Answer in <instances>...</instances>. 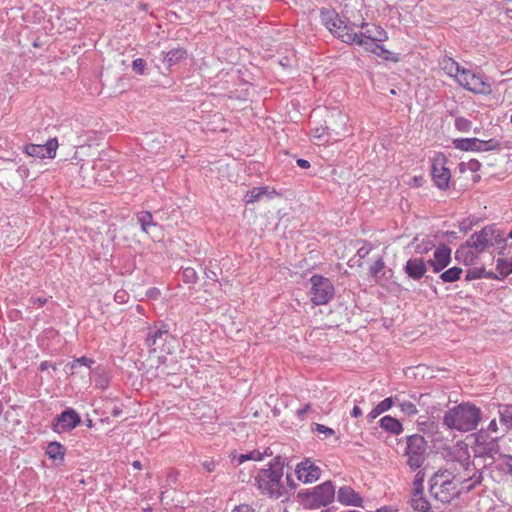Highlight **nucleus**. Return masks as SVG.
<instances>
[{
    "label": "nucleus",
    "instance_id": "obj_56",
    "mask_svg": "<svg viewBox=\"0 0 512 512\" xmlns=\"http://www.w3.org/2000/svg\"><path fill=\"white\" fill-rule=\"evenodd\" d=\"M132 466L133 468L137 469V470H140L142 468V463L138 460H135L133 463H132Z\"/></svg>",
    "mask_w": 512,
    "mask_h": 512
},
{
    "label": "nucleus",
    "instance_id": "obj_4",
    "mask_svg": "<svg viewBox=\"0 0 512 512\" xmlns=\"http://www.w3.org/2000/svg\"><path fill=\"white\" fill-rule=\"evenodd\" d=\"M431 496L441 503H449L460 494L459 483L450 469L441 468L430 478Z\"/></svg>",
    "mask_w": 512,
    "mask_h": 512
},
{
    "label": "nucleus",
    "instance_id": "obj_52",
    "mask_svg": "<svg viewBox=\"0 0 512 512\" xmlns=\"http://www.w3.org/2000/svg\"><path fill=\"white\" fill-rule=\"evenodd\" d=\"M382 412L379 410V408L376 406L369 414V417L371 419H374L378 417Z\"/></svg>",
    "mask_w": 512,
    "mask_h": 512
},
{
    "label": "nucleus",
    "instance_id": "obj_12",
    "mask_svg": "<svg viewBox=\"0 0 512 512\" xmlns=\"http://www.w3.org/2000/svg\"><path fill=\"white\" fill-rule=\"evenodd\" d=\"M334 496V487L330 481H327L314 488L309 498L314 506L320 507L328 505L334 499Z\"/></svg>",
    "mask_w": 512,
    "mask_h": 512
},
{
    "label": "nucleus",
    "instance_id": "obj_37",
    "mask_svg": "<svg viewBox=\"0 0 512 512\" xmlns=\"http://www.w3.org/2000/svg\"><path fill=\"white\" fill-rule=\"evenodd\" d=\"M182 277L185 283H195L197 280V273L195 269L187 267L183 270Z\"/></svg>",
    "mask_w": 512,
    "mask_h": 512
},
{
    "label": "nucleus",
    "instance_id": "obj_44",
    "mask_svg": "<svg viewBox=\"0 0 512 512\" xmlns=\"http://www.w3.org/2000/svg\"><path fill=\"white\" fill-rule=\"evenodd\" d=\"M392 403H393V400L392 398H386L384 399L383 401H381L377 407L379 408V410L383 413L385 411H387L388 409L391 408L392 406Z\"/></svg>",
    "mask_w": 512,
    "mask_h": 512
},
{
    "label": "nucleus",
    "instance_id": "obj_17",
    "mask_svg": "<svg viewBox=\"0 0 512 512\" xmlns=\"http://www.w3.org/2000/svg\"><path fill=\"white\" fill-rule=\"evenodd\" d=\"M451 260V249L442 244L434 251L433 259L429 260V264L433 267V271L438 273L442 271Z\"/></svg>",
    "mask_w": 512,
    "mask_h": 512
},
{
    "label": "nucleus",
    "instance_id": "obj_18",
    "mask_svg": "<svg viewBox=\"0 0 512 512\" xmlns=\"http://www.w3.org/2000/svg\"><path fill=\"white\" fill-rule=\"evenodd\" d=\"M405 272L414 280L422 278L426 272V264L422 258L409 259L405 265Z\"/></svg>",
    "mask_w": 512,
    "mask_h": 512
},
{
    "label": "nucleus",
    "instance_id": "obj_40",
    "mask_svg": "<svg viewBox=\"0 0 512 512\" xmlns=\"http://www.w3.org/2000/svg\"><path fill=\"white\" fill-rule=\"evenodd\" d=\"M201 465L206 472L212 473L215 471L217 463L212 458H206L202 461Z\"/></svg>",
    "mask_w": 512,
    "mask_h": 512
},
{
    "label": "nucleus",
    "instance_id": "obj_31",
    "mask_svg": "<svg viewBox=\"0 0 512 512\" xmlns=\"http://www.w3.org/2000/svg\"><path fill=\"white\" fill-rule=\"evenodd\" d=\"M500 421L505 425L506 429L512 428V405L500 406Z\"/></svg>",
    "mask_w": 512,
    "mask_h": 512
},
{
    "label": "nucleus",
    "instance_id": "obj_9",
    "mask_svg": "<svg viewBox=\"0 0 512 512\" xmlns=\"http://www.w3.org/2000/svg\"><path fill=\"white\" fill-rule=\"evenodd\" d=\"M312 302L315 305H324L334 295V287L331 281L323 276L314 275L310 279Z\"/></svg>",
    "mask_w": 512,
    "mask_h": 512
},
{
    "label": "nucleus",
    "instance_id": "obj_53",
    "mask_svg": "<svg viewBox=\"0 0 512 512\" xmlns=\"http://www.w3.org/2000/svg\"><path fill=\"white\" fill-rule=\"evenodd\" d=\"M361 415H362L361 409L358 406H354V408L352 410V416L357 418V417H359Z\"/></svg>",
    "mask_w": 512,
    "mask_h": 512
},
{
    "label": "nucleus",
    "instance_id": "obj_49",
    "mask_svg": "<svg viewBox=\"0 0 512 512\" xmlns=\"http://www.w3.org/2000/svg\"><path fill=\"white\" fill-rule=\"evenodd\" d=\"M370 250H371V247H370V246H368V247L363 246V247H361V248L358 250V252H357V253H358L359 257L363 258V257H365L367 254H369Z\"/></svg>",
    "mask_w": 512,
    "mask_h": 512
},
{
    "label": "nucleus",
    "instance_id": "obj_48",
    "mask_svg": "<svg viewBox=\"0 0 512 512\" xmlns=\"http://www.w3.org/2000/svg\"><path fill=\"white\" fill-rule=\"evenodd\" d=\"M48 368H52L53 370H56V365L51 363V362H48V361H44L40 364V370L41 371H45L47 370Z\"/></svg>",
    "mask_w": 512,
    "mask_h": 512
},
{
    "label": "nucleus",
    "instance_id": "obj_13",
    "mask_svg": "<svg viewBox=\"0 0 512 512\" xmlns=\"http://www.w3.org/2000/svg\"><path fill=\"white\" fill-rule=\"evenodd\" d=\"M58 148V141L56 138L50 139L45 145L29 144L25 146V152L32 157L38 158H54Z\"/></svg>",
    "mask_w": 512,
    "mask_h": 512
},
{
    "label": "nucleus",
    "instance_id": "obj_34",
    "mask_svg": "<svg viewBox=\"0 0 512 512\" xmlns=\"http://www.w3.org/2000/svg\"><path fill=\"white\" fill-rule=\"evenodd\" d=\"M497 271L505 277L512 273V258L510 259H498L497 260Z\"/></svg>",
    "mask_w": 512,
    "mask_h": 512
},
{
    "label": "nucleus",
    "instance_id": "obj_50",
    "mask_svg": "<svg viewBox=\"0 0 512 512\" xmlns=\"http://www.w3.org/2000/svg\"><path fill=\"white\" fill-rule=\"evenodd\" d=\"M497 423H496V420H492L489 425H488V428H487V431L488 432H491V433H494L497 431Z\"/></svg>",
    "mask_w": 512,
    "mask_h": 512
},
{
    "label": "nucleus",
    "instance_id": "obj_21",
    "mask_svg": "<svg viewBox=\"0 0 512 512\" xmlns=\"http://www.w3.org/2000/svg\"><path fill=\"white\" fill-rule=\"evenodd\" d=\"M339 502L346 505L361 506V497L350 487H342L337 494Z\"/></svg>",
    "mask_w": 512,
    "mask_h": 512
},
{
    "label": "nucleus",
    "instance_id": "obj_3",
    "mask_svg": "<svg viewBox=\"0 0 512 512\" xmlns=\"http://www.w3.org/2000/svg\"><path fill=\"white\" fill-rule=\"evenodd\" d=\"M480 415L479 408L468 403H462L445 412L443 424L452 430L469 432L477 428Z\"/></svg>",
    "mask_w": 512,
    "mask_h": 512
},
{
    "label": "nucleus",
    "instance_id": "obj_47",
    "mask_svg": "<svg viewBox=\"0 0 512 512\" xmlns=\"http://www.w3.org/2000/svg\"><path fill=\"white\" fill-rule=\"evenodd\" d=\"M508 461L505 463L503 470L512 475V456H506Z\"/></svg>",
    "mask_w": 512,
    "mask_h": 512
},
{
    "label": "nucleus",
    "instance_id": "obj_11",
    "mask_svg": "<svg viewBox=\"0 0 512 512\" xmlns=\"http://www.w3.org/2000/svg\"><path fill=\"white\" fill-rule=\"evenodd\" d=\"M455 148L463 151H491L500 147V142L495 139L483 141L477 138L455 139Z\"/></svg>",
    "mask_w": 512,
    "mask_h": 512
},
{
    "label": "nucleus",
    "instance_id": "obj_60",
    "mask_svg": "<svg viewBox=\"0 0 512 512\" xmlns=\"http://www.w3.org/2000/svg\"><path fill=\"white\" fill-rule=\"evenodd\" d=\"M510 239H512V229L510 230V232L508 233L507 235Z\"/></svg>",
    "mask_w": 512,
    "mask_h": 512
},
{
    "label": "nucleus",
    "instance_id": "obj_14",
    "mask_svg": "<svg viewBox=\"0 0 512 512\" xmlns=\"http://www.w3.org/2000/svg\"><path fill=\"white\" fill-rule=\"evenodd\" d=\"M297 478L304 483H312L319 479L320 469L312 461L306 459L296 467Z\"/></svg>",
    "mask_w": 512,
    "mask_h": 512
},
{
    "label": "nucleus",
    "instance_id": "obj_27",
    "mask_svg": "<svg viewBox=\"0 0 512 512\" xmlns=\"http://www.w3.org/2000/svg\"><path fill=\"white\" fill-rule=\"evenodd\" d=\"M441 68L450 76L455 77L458 81V76L460 75L461 71H464L465 69L460 67V65L453 60L452 58L445 57L440 62Z\"/></svg>",
    "mask_w": 512,
    "mask_h": 512
},
{
    "label": "nucleus",
    "instance_id": "obj_57",
    "mask_svg": "<svg viewBox=\"0 0 512 512\" xmlns=\"http://www.w3.org/2000/svg\"><path fill=\"white\" fill-rule=\"evenodd\" d=\"M36 301L38 302L39 305H43L46 303L47 299L46 298H37Z\"/></svg>",
    "mask_w": 512,
    "mask_h": 512
},
{
    "label": "nucleus",
    "instance_id": "obj_58",
    "mask_svg": "<svg viewBox=\"0 0 512 512\" xmlns=\"http://www.w3.org/2000/svg\"><path fill=\"white\" fill-rule=\"evenodd\" d=\"M282 66H288V59L287 58H284L282 60H280L279 62Z\"/></svg>",
    "mask_w": 512,
    "mask_h": 512
},
{
    "label": "nucleus",
    "instance_id": "obj_33",
    "mask_svg": "<svg viewBox=\"0 0 512 512\" xmlns=\"http://www.w3.org/2000/svg\"><path fill=\"white\" fill-rule=\"evenodd\" d=\"M462 273V269L459 267H452L446 271H444L440 278L443 282H454L460 278Z\"/></svg>",
    "mask_w": 512,
    "mask_h": 512
},
{
    "label": "nucleus",
    "instance_id": "obj_43",
    "mask_svg": "<svg viewBox=\"0 0 512 512\" xmlns=\"http://www.w3.org/2000/svg\"><path fill=\"white\" fill-rule=\"evenodd\" d=\"M425 473L422 470H418V472L415 475L414 479V490L417 489V487L423 489V481H424Z\"/></svg>",
    "mask_w": 512,
    "mask_h": 512
},
{
    "label": "nucleus",
    "instance_id": "obj_42",
    "mask_svg": "<svg viewBox=\"0 0 512 512\" xmlns=\"http://www.w3.org/2000/svg\"><path fill=\"white\" fill-rule=\"evenodd\" d=\"M145 61L141 58L135 59L133 61V70L138 74H143L145 68Z\"/></svg>",
    "mask_w": 512,
    "mask_h": 512
},
{
    "label": "nucleus",
    "instance_id": "obj_22",
    "mask_svg": "<svg viewBox=\"0 0 512 512\" xmlns=\"http://www.w3.org/2000/svg\"><path fill=\"white\" fill-rule=\"evenodd\" d=\"M276 195L277 193L274 189L269 190L268 187H255L246 193L245 202L246 204L254 203L256 201H259L264 196L268 198H273Z\"/></svg>",
    "mask_w": 512,
    "mask_h": 512
},
{
    "label": "nucleus",
    "instance_id": "obj_20",
    "mask_svg": "<svg viewBox=\"0 0 512 512\" xmlns=\"http://www.w3.org/2000/svg\"><path fill=\"white\" fill-rule=\"evenodd\" d=\"M161 60L168 68L186 59L187 51L181 47L171 49L168 52L161 53Z\"/></svg>",
    "mask_w": 512,
    "mask_h": 512
},
{
    "label": "nucleus",
    "instance_id": "obj_61",
    "mask_svg": "<svg viewBox=\"0 0 512 512\" xmlns=\"http://www.w3.org/2000/svg\"><path fill=\"white\" fill-rule=\"evenodd\" d=\"M98 385H99L101 388H104V387H105V385H104V381H101V383H100V384H98Z\"/></svg>",
    "mask_w": 512,
    "mask_h": 512
},
{
    "label": "nucleus",
    "instance_id": "obj_55",
    "mask_svg": "<svg viewBox=\"0 0 512 512\" xmlns=\"http://www.w3.org/2000/svg\"><path fill=\"white\" fill-rule=\"evenodd\" d=\"M206 277L214 282L217 281V276H216V273L213 272V271H208L206 272Z\"/></svg>",
    "mask_w": 512,
    "mask_h": 512
},
{
    "label": "nucleus",
    "instance_id": "obj_29",
    "mask_svg": "<svg viewBox=\"0 0 512 512\" xmlns=\"http://www.w3.org/2000/svg\"><path fill=\"white\" fill-rule=\"evenodd\" d=\"M380 425L386 431L394 434H399L402 431L401 423L391 416H385L380 420Z\"/></svg>",
    "mask_w": 512,
    "mask_h": 512
},
{
    "label": "nucleus",
    "instance_id": "obj_28",
    "mask_svg": "<svg viewBox=\"0 0 512 512\" xmlns=\"http://www.w3.org/2000/svg\"><path fill=\"white\" fill-rule=\"evenodd\" d=\"M93 363L94 361L91 358L83 356L73 360L70 363H67L65 365L64 371L67 374L73 375L79 367L84 366L89 369Z\"/></svg>",
    "mask_w": 512,
    "mask_h": 512
},
{
    "label": "nucleus",
    "instance_id": "obj_15",
    "mask_svg": "<svg viewBox=\"0 0 512 512\" xmlns=\"http://www.w3.org/2000/svg\"><path fill=\"white\" fill-rule=\"evenodd\" d=\"M444 162V158H438L432 165V177L440 189H446L451 178L450 170L445 167Z\"/></svg>",
    "mask_w": 512,
    "mask_h": 512
},
{
    "label": "nucleus",
    "instance_id": "obj_16",
    "mask_svg": "<svg viewBox=\"0 0 512 512\" xmlns=\"http://www.w3.org/2000/svg\"><path fill=\"white\" fill-rule=\"evenodd\" d=\"M80 423V416L74 410H65L57 417L54 430L57 432L71 430Z\"/></svg>",
    "mask_w": 512,
    "mask_h": 512
},
{
    "label": "nucleus",
    "instance_id": "obj_8",
    "mask_svg": "<svg viewBox=\"0 0 512 512\" xmlns=\"http://www.w3.org/2000/svg\"><path fill=\"white\" fill-rule=\"evenodd\" d=\"M328 125L315 127L312 129V136L315 139H321L326 130H330L336 136L334 140H337L339 137L343 136L346 132V123L347 117L341 111L337 109H333L330 111L328 121H325Z\"/></svg>",
    "mask_w": 512,
    "mask_h": 512
},
{
    "label": "nucleus",
    "instance_id": "obj_39",
    "mask_svg": "<svg viewBox=\"0 0 512 512\" xmlns=\"http://www.w3.org/2000/svg\"><path fill=\"white\" fill-rule=\"evenodd\" d=\"M455 126H456L457 130H459L461 132H468L471 129L472 123H471V121H469L463 117H458L455 120Z\"/></svg>",
    "mask_w": 512,
    "mask_h": 512
},
{
    "label": "nucleus",
    "instance_id": "obj_10",
    "mask_svg": "<svg viewBox=\"0 0 512 512\" xmlns=\"http://www.w3.org/2000/svg\"><path fill=\"white\" fill-rule=\"evenodd\" d=\"M457 82L465 89L475 94H490L492 92L490 83L484 81L481 76L467 69L461 71Z\"/></svg>",
    "mask_w": 512,
    "mask_h": 512
},
{
    "label": "nucleus",
    "instance_id": "obj_1",
    "mask_svg": "<svg viewBox=\"0 0 512 512\" xmlns=\"http://www.w3.org/2000/svg\"><path fill=\"white\" fill-rule=\"evenodd\" d=\"M320 18L322 24L336 37L348 44H357L363 48L369 42H383L388 39L387 32L380 26L362 23L359 33L353 32L352 28L340 19L338 13L332 9H321Z\"/></svg>",
    "mask_w": 512,
    "mask_h": 512
},
{
    "label": "nucleus",
    "instance_id": "obj_54",
    "mask_svg": "<svg viewBox=\"0 0 512 512\" xmlns=\"http://www.w3.org/2000/svg\"><path fill=\"white\" fill-rule=\"evenodd\" d=\"M311 406L309 404L305 405L304 408L298 410V416H303L310 410Z\"/></svg>",
    "mask_w": 512,
    "mask_h": 512
},
{
    "label": "nucleus",
    "instance_id": "obj_19",
    "mask_svg": "<svg viewBox=\"0 0 512 512\" xmlns=\"http://www.w3.org/2000/svg\"><path fill=\"white\" fill-rule=\"evenodd\" d=\"M138 221L141 225L142 231L149 234L152 239L160 238V235L156 231L160 230L159 226L153 222V218L150 212H141L138 215Z\"/></svg>",
    "mask_w": 512,
    "mask_h": 512
},
{
    "label": "nucleus",
    "instance_id": "obj_45",
    "mask_svg": "<svg viewBox=\"0 0 512 512\" xmlns=\"http://www.w3.org/2000/svg\"><path fill=\"white\" fill-rule=\"evenodd\" d=\"M232 512H254L253 508L247 504H240L236 506Z\"/></svg>",
    "mask_w": 512,
    "mask_h": 512
},
{
    "label": "nucleus",
    "instance_id": "obj_46",
    "mask_svg": "<svg viewBox=\"0 0 512 512\" xmlns=\"http://www.w3.org/2000/svg\"><path fill=\"white\" fill-rule=\"evenodd\" d=\"M480 166H481L480 162L476 159H472V160L468 161V163H467L468 169L473 172L478 171Z\"/></svg>",
    "mask_w": 512,
    "mask_h": 512
},
{
    "label": "nucleus",
    "instance_id": "obj_36",
    "mask_svg": "<svg viewBox=\"0 0 512 512\" xmlns=\"http://www.w3.org/2000/svg\"><path fill=\"white\" fill-rule=\"evenodd\" d=\"M384 261L382 258L377 259L369 269V272L372 277L378 278L379 273L384 269Z\"/></svg>",
    "mask_w": 512,
    "mask_h": 512
},
{
    "label": "nucleus",
    "instance_id": "obj_35",
    "mask_svg": "<svg viewBox=\"0 0 512 512\" xmlns=\"http://www.w3.org/2000/svg\"><path fill=\"white\" fill-rule=\"evenodd\" d=\"M46 453L52 459H57L59 456H63V447L57 442H51L46 449Z\"/></svg>",
    "mask_w": 512,
    "mask_h": 512
},
{
    "label": "nucleus",
    "instance_id": "obj_26",
    "mask_svg": "<svg viewBox=\"0 0 512 512\" xmlns=\"http://www.w3.org/2000/svg\"><path fill=\"white\" fill-rule=\"evenodd\" d=\"M173 339L169 334L167 329H150V332L146 338V344L149 347L157 345L160 341H167L168 339Z\"/></svg>",
    "mask_w": 512,
    "mask_h": 512
},
{
    "label": "nucleus",
    "instance_id": "obj_6",
    "mask_svg": "<svg viewBox=\"0 0 512 512\" xmlns=\"http://www.w3.org/2000/svg\"><path fill=\"white\" fill-rule=\"evenodd\" d=\"M466 242L476 252H483L489 247L504 244L505 236L499 229L493 226H486L479 232L472 234Z\"/></svg>",
    "mask_w": 512,
    "mask_h": 512
},
{
    "label": "nucleus",
    "instance_id": "obj_7",
    "mask_svg": "<svg viewBox=\"0 0 512 512\" xmlns=\"http://www.w3.org/2000/svg\"><path fill=\"white\" fill-rule=\"evenodd\" d=\"M405 455L410 469L417 470L423 465L427 456V442L422 435L414 434L407 437Z\"/></svg>",
    "mask_w": 512,
    "mask_h": 512
},
{
    "label": "nucleus",
    "instance_id": "obj_24",
    "mask_svg": "<svg viewBox=\"0 0 512 512\" xmlns=\"http://www.w3.org/2000/svg\"><path fill=\"white\" fill-rule=\"evenodd\" d=\"M478 253L479 252H476V250H474L473 247H470L468 242H466L456 251L455 256L458 261H461L466 265H471L477 259Z\"/></svg>",
    "mask_w": 512,
    "mask_h": 512
},
{
    "label": "nucleus",
    "instance_id": "obj_59",
    "mask_svg": "<svg viewBox=\"0 0 512 512\" xmlns=\"http://www.w3.org/2000/svg\"><path fill=\"white\" fill-rule=\"evenodd\" d=\"M87 426H88V427H92V420H90V419H89V420L87 421Z\"/></svg>",
    "mask_w": 512,
    "mask_h": 512
},
{
    "label": "nucleus",
    "instance_id": "obj_41",
    "mask_svg": "<svg viewBox=\"0 0 512 512\" xmlns=\"http://www.w3.org/2000/svg\"><path fill=\"white\" fill-rule=\"evenodd\" d=\"M314 430L320 434H323L325 437L333 436L335 434V431L333 429L317 423L315 424Z\"/></svg>",
    "mask_w": 512,
    "mask_h": 512
},
{
    "label": "nucleus",
    "instance_id": "obj_30",
    "mask_svg": "<svg viewBox=\"0 0 512 512\" xmlns=\"http://www.w3.org/2000/svg\"><path fill=\"white\" fill-rule=\"evenodd\" d=\"M263 457H264V454H262L261 452H259L257 450L251 451L246 454H240V455H237L236 453L231 454L232 461L236 460L238 465H240L243 462L248 461V460L260 461L263 459Z\"/></svg>",
    "mask_w": 512,
    "mask_h": 512
},
{
    "label": "nucleus",
    "instance_id": "obj_23",
    "mask_svg": "<svg viewBox=\"0 0 512 512\" xmlns=\"http://www.w3.org/2000/svg\"><path fill=\"white\" fill-rule=\"evenodd\" d=\"M410 504L414 510L420 512H428L430 510V503L423 495V489L417 487L413 490L410 499Z\"/></svg>",
    "mask_w": 512,
    "mask_h": 512
},
{
    "label": "nucleus",
    "instance_id": "obj_51",
    "mask_svg": "<svg viewBox=\"0 0 512 512\" xmlns=\"http://www.w3.org/2000/svg\"><path fill=\"white\" fill-rule=\"evenodd\" d=\"M297 164H298L299 167L304 168V169L310 167V163L307 160H304V159H298L297 160Z\"/></svg>",
    "mask_w": 512,
    "mask_h": 512
},
{
    "label": "nucleus",
    "instance_id": "obj_25",
    "mask_svg": "<svg viewBox=\"0 0 512 512\" xmlns=\"http://www.w3.org/2000/svg\"><path fill=\"white\" fill-rule=\"evenodd\" d=\"M368 44V46L364 47L366 51L372 52L384 60L398 61V57L394 56L389 50L385 49L384 46L378 44V42H369Z\"/></svg>",
    "mask_w": 512,
    "mask_h": 512
},
{
    "label": "nucleus",
    "instance_id": "obj_2",
    "mask_svg": "<svg viewBox=\"0 0 512 512\" xmlns=\"http://www.w3.org/2000/svg\"><path fill=\"white\" fill-rule=\"evenodd\" d=\"M443 456L456 481L459 485H463L464 489L470 491L482 482V472L471 460L469 448L465 442L458 441L455 445L444 448Z\"/></svg>",
    "mask_w": 512,
    "mask_h": 512
},
{
    "label": "nucleus",
    "instance_id": "obj_38",
    "mask_svg": "<svg viewBox=\"0 0 512 512\" xmlns=\"http://www.w3.org/2000/svg\"><path fill=\"white\" fill-rule=\"evenodd\" d=\"M399 407L401 408V410H402L405 414H407V415H409V416H411V415H415V414L417 413V408H416L415 404H413V403H412V402H410V401H406V400L401 401V402L399 403Z\"/></svg>",
    "mask_w": 512,
    "mask_h": 512
},
{
    "label": "nucleus",
    "instance_id": "obj_5",
    "mask_svg": "<svg viewBox=\"0 0 512 512\" xmlns=\"http://www.w3.org/2000/svg\"><path fill=\"white\" fill-rule=\"evenodd\" d=\"M283 464L279 458L269 464V468L262 469L256 477L257 487L262 493L267 494L271 498L278 499L285 492V486L282 484Z\"/></svg>",
    "mask_w": 512,
    "mask_h": 512
},
{
    "label": "nucleus",
    "instance_id": "obj_32",
    "mask_svg": "<svg viewBox=\"0 0 512 512\" xmlns=\"http://www.w3.org/2000/svg\"><path fill=\"white\" fill-rule=\"evenodd\" d=\"M492 276V273L491 272H487L484 268L482 267H473V268H469L467 270V274H466V280H475V279H480V278H491Z\"/></svg>",
    "mask_w": 512,
    "mask_h": 512
}]
</instances>
